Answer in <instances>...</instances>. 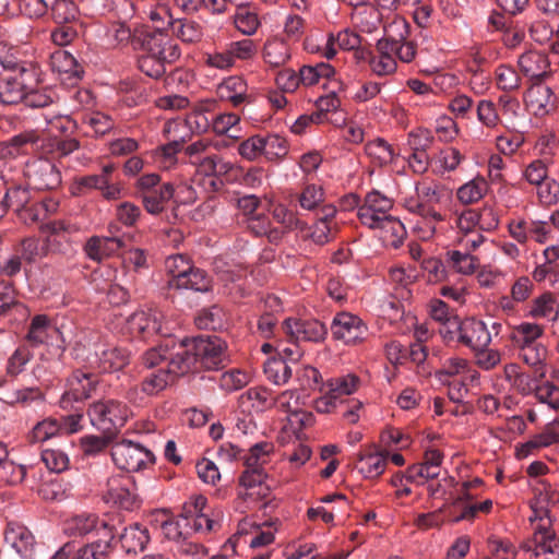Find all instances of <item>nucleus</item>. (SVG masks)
<instances>
[{"instance_id": "obj_51", "label": "nucleus", "mask_w": 559, "mask_h": 559, "mask_svg": "<svg viewBox=\"0 0 559 559\" xmlns=\"http://www.w3.org/2000/svg\"><path fill=\"white\" fill-rule=\"evenodd\" d=\"M488 183L481 177H476L457 189V199L464 204L479 201L487 192Z\"/></svg>"}, {"instance_id": "obj_28", "label": "nucleus", "mask_w": 559, "mask_h": 559, "mask_svg": "<svg viewBox=\"0 0 559 559\" xmlns=\"http://www.w3.org/2000/svg\"><path fill=\"white\" fill-rule=\"evenodd\" d=\"M0 400L12 406H27L35 401H43L44 394L38 386L16 388L8 384L0 386Z\"/></svg>"}, {"instance_id": "obj_64", "label": "nucleus", "mask_w": 559, "mask_h": 559, "mask_svg": "<svg viewBox=\"0 0 559 559\" xmlns=\"http://www.w3.org/2000/svg\"><path fill=\"white\" fill-rule=\"evenodd\" d=\"M107 38L109 44L115 48H122L129 45L133 37V33L129 25L124 22H114L107 29Z\"/></svg>"}, {"instance_id": "obj_12", "label": "nucleus", "mask_w": 559, "mask_h": 559, "mask_svg": "<svg viewBox=\"0 0 559 559\" xmlns=\"http://www.w3.org/2000/svg\"><path fill=\"white\" fill-rule=\"evenodd\" d=\"M24 175L29 188L35 190H50L61 183L60 171L47 158H37L26 164Z\"/></svg>"}, {"instance_id": "obj_35", "label": "nucleus", "mask_w": 559, "mask_h": 559, "mask_svg": "<svg viewBox=\"0 0 559 559\" xmlns=\"http://www.w3.org/2000/svg\"><path fill=\"white\" fill-rule=\"evenodd\" d=\"M174 193L175 189L171 183H162L157 189L142 194L144 209L153 215L162 213L174 197Z\"/></svg>"}, {"instance_id": "obj_61", "label": "nucleus", "mask_w": 559, "mask_h": 559, "mask_svg": "<svg viewBox=\"0 0 559 559\" xmlns=\"http://www.w3.org/2000/svg\"><path fill=\"white\" fill-rule=\"evenodd\" d=\"M554 103L555 97L551 88L542 82L532 84L524 94L525 105H549Z\"/></svg>"}, {"instance_id": "obj_40", "label": "nucleus", "mask_w": 559, "mask_h": 559, "mask_svg": "<svg viewBox=\"0 0 559 559\" xmlns=\"http://www.w3.org/2000/svg\"><path fill=\"white\" fill-rule=\"evenodd\" d=\"M55 334H58V330L51 324L48 317L37 314L32 319L26 337L32 345L38 346L47 344Z\"/></svg>"}, {"instance_id": "obj_62", "label": "nucleus", "mask_w": 559, "mask_h": 559, "mask_svg": "<svg viewBox=\"0 0 559 559\" xmlns=\"http://www.w3.org/2000/svg\"><path fill=\"white\" fill-rule=\"evenodd\" d=\"M263 146L264 157L271 162L282 159L288 153L287 141L277 134L263 136Z\"/></svg>"}, {"instance_id": "obj_45", "label": "nucleus", "mask_w": 559, "mask_h": 559, "mask_svg": "<svg viewBox=\"0 0 559 559\" xmlns=\"http://www.w3.org/2000/svg\"><path fill=\"white\" fill-rule=\"evenodd\" d=\"M174 380L164 367L152 371L143 378L140 384V391L145 396H155L164 391Z\"/></svg>"}, {"instance_id": "obj_22", "label": "nucleus", "mask_w": 559, "mask_h": 559, "mask_svg": "<svg viewBox=\"0 0 559 559\" xmlns=\"http://www.w3.org/2000/svg\"><path fill=\"white\" fill-rule=\"evenodd\" d=\"M49 64L53 72L63 76L62 80L76 82L84 73L76 59L63 49H57L50 55Z\"/></svg>"}, {"instance_id": "obj_9", "label": "nucleus", "mask_w": 559, "mask_h": 559, "mask_svg": "<svg viewBox=\"0 0 559 559\" xmlns=\"http://www.w3.org/2000/svg\"><path fill=\"white\" fill-rule=\"evenodd\" d=\"M192 349L197 366L207 370H216L227 361V344L218 336H200L193 340Z\"/></svg>"}, {"instance_id": "obj_4", "label": "nucleus", "mask_w": 559, "mask_h": 559, "mask_svg": "<svg viewBox=\"0 0 559 559\" xmlns=\"http://www.w3.org/2000/svg\"><path fill=\"white\" fill-rule=\"evenodd\" d=\"M129 406L116 399H103L92 403L87 409L91 425L102 433L115 436L131 417Z\"/></svg>"}, {"instance_id": "obj_57", "label": "nucleus", "mask_w": 559, "mask_h": 559, "mask_svg": "<svg viewBox=\"0 0 559 559\" xmlns=\"http://www.w3.org/2000/svg\"><path fill=\"white\" fill-rule=\"evenodd\" d=\"M324 189L316 183H307L298 197V202L304 210L313 211L324 202Z\"/></svg>"}, {"instance_id": "obj_1", "label": "nucleus", "mask_w": 559, "mask_h": 559, "mask_svg": "<svg viewBox=\"0 0 559 559\" xmlns=\"http://www.w3.org/2000/svg\"><path fill=\"white\" fill-rule=\"evenodd\" d=\"M533 493L528 521L534 538L523 543L521 549L531 552L530 559H559V538L552 530L550 518V506L559 504V491L549 483L537 480Z\"/></svg>"}, {"instance_id": "obj_21", "label": "nucleus", "mask_w": 559, "mask_h": 559, "mask_svg": "<svg viewBox=\"0 0 559 559\" xmlns=\"http://www.w3.org/2000/svg\"><path fill=\"white\" fill-rule=\"evenodd\" d=\"M221 102H230L234 105L251 104L255 99L248 93V85L241 76L233 75L225 79L216 88Z\"/></svg>"}, {"instance_id": "obj_53", "label": "nucleus", "mask_w": 559, "mask_h": 559, "mask_svg": "<svg viewBox=\"0 0 559 559\" xmlns=\"http://www.w3.org/2000/svg\"><path fill=\"white\" fill-rule=\"evenodd\" d=\"M365 151L380 166L392 163L395 157L393 147L380 138L369 141L365 146Z\"/></svg>"}, {"instance_id": "obj_15", "label": "nucleus", "mask_w": 559, "mask_h": 559, "mask_svg": "<svg viewBox=\"0 0 559 559\" xmlns=\"http://www.w3.org/2000/svg\"><path fill=\"white\" fill-rule=\"evenodd\" d=\"M456 340L472 352L484 349L491 343V334L485 322L474 318L456 323Z\"/></svg>"}, {"instance_id": "obj_56", "label": "nucleus", "mask_w": 559, "mask_h": 559, "mask_svg": "<svg viewBox=\"0 0 559 559\" xmlns=\"http://www.w3.org/2000/svg\"><path fill=\"white\" fill-rule=\"evenodd\" d=\"M235 26L245 35H252L260 26V20L254 11H251L245 4L238 7L234 16Z\"/></svg>"}, {"instance_id": "obj_55", "label": "nucleus", "mask_w": 559, "mask_h": 559, "mask_svg": "<svg viewBox=\"0 0 559 559\" xmlns=\"http://www.w3.org/2000/svg\"><path fill=\"white\" fill-rule=\"evenodd\" d=\"M463 156L459 150L454 147H447L441 150L432 159L433 170L438 174L454 170L462 162Z\"/></svg>"}, {"instance_id": "obj_5", "label": "nucleus", "mask_w": 559, "mask_h": 559, "mask_svg": "<svg viewBox=\"0 0 559 559\" xmlns=\"http://www.w3.org/2000/svg\"><path fill=\"white\" fill-rule=\"evenodd\" d=\"M126 330L131 336L142 340H148L155 335L170 336L173 332L163 312L154 308L133 312L127 319Z\"/></svg>"}, {"instance_id": "obj_42", "label": "nucleus", "mask_w": 559, "mask_h": 559, "mask_svg": "<svg viewBox=\"0 0 559 559\" xmlns=\"http://www.w3.org/2000/svg\"><path fill=\"white\" fill-rule=\"evenodd\" d=\"M192 263L183 254H174L166 259L165 269L167 274L170 276L168 286L170 288H177L178 285H185L186 274L191 271Z\"/></svg>"}, {"instance_id": "obj_44", "label": "nucleus", "mask_w": 559, "mask_h": 559, "mask_svg": "<svg viewBox=\"0 0 559 559\" xmlns=\"http://www.w3.org/2000/svg\"><path fill=\"white\" fill-rule=\"evenodd\" d=\"M48 12L56 24H73L80 17L79 7L72 0H53Z\"/></svg>"}, {"instance_id": "obj_54", "label": "nucleus", "mask_w": 559, "mask_h": 559, "mask_svg": "<svg viewBox=\"0 0 559 559\" xmlns=\"http://www.w3.org/2000/svg\"><path fill=\"white\" fill-rule=\"evenodd\" d=\"M264 373L272 383L284 385L292 378L293 370L284 359L273 358L264 364Z\"/></svg>"}, {"instance_id": "obj_30", "label": "nucleus", "mask_w": 559, "mask_h": 559, "mask_svg": "<svg viewBox=\"0 0 559 559\" xmlns=\"http://www.w3.org/2000/svg\"><path fill=\"white\" fill-rule=\"evenodd\" d=\"M388 39L381 38L377 41V56H372L369 60L370 68L377 75H389L396 70V60L393 56V49Z\"/></svg>"}, {"instance_id": "obj_33", "label": "nucleus", "mask_w": 559, "mask_h": 559, "mask_svg": "<svg viewBox=\"0 0 559 559\" xmlns=\"http://www.w3.org/2000/svg\"><path fill=\"white\" fill-rule=\"evenodd\" d=\"M300 397L296 390H286L274 397V405L284 413L296 417L301 426H307L312 419L310 413L300 411Z\"/></svg>"}, {"instance_id": "obj_19", "label": "nucleus", "mask_w": 559, "mask_h": 559, "mask_svg": "<svg viewBox=\"0 0 559 559\" xmlns=\"http://www.w3.org/2000/svg\"><path fill=\"white\" fill-rule=\"evenodd\" d=\"M164 368L166 371H169V376L173 380L191 370H197L198 366L194 350L183 343L177 344L175 341L169 340L168 359Z\"/></svg>"}, {"instance_id": "obj_41", "label": "nucleus", "mask_w": 559, "mask_h": 559, "mask_svg": "<svg viewBox=\"0 0 559 559\" xmlns=\"http://www.w3.org/2000/svg\"><path fill=\"white\" fill-rule=\"evenodd\" d=\"M323 216L319 218L312 226L310 238L318 245H324L329 242L333 234V218L336 214V209L333 205H324L322 207Z\"/></svg>"}, {"instance_id": "obj_3", "label": "nucleus", "mask_w": 559, "mask_h": 559, "mask_svg": "<svg viewBox=\"0 0 559 559\" xmlns=\"http://www.w3.org/2000/svg\"><path fill=\"white\" fill-rule=\"evenodd\" d=\"M39 84V69L32 62H24L17 69L0 74V103L17 105L28 99Z\"/></svg>"}, {"instance_id": "obj_24", "label": "nucleus", "mask_w": 559, "mask_h": 559, "mask_svg": "<svg viewBox=\"0 0 559 559\" xmlns=\"http://www.w3.org/2000/svg\"><path fill=\"white\" fill-rule=\"evenodd\" d=\"M436 377L445 382V378H455L461 377L464 379H469L471 382L478 381L479 373L477 370L473 369L471 362L462 357L452 356L445 358L439 370L436 371Z\"/></svg>"}, {"instance_id": "obj_58", "label": "nucleus", "mask_w": 559, "mask_h": 559, "mask_svg": "<svg viewBox=\"0 0 559 559\" xmlns=\"http://www.w3.org/2000/svg\"><path fill=\"white\" fill-rule=\"evenodd\" d=\"M556 298L551 293H545L534 299L530 310V316L533 318H551L552 321L557 320L559 311L556 309Z\"/></svg>"}, {"instance_id": "obj_6", "label": "nucleus", "mask_w": 559, "mask_h": 559, "mask_svg": "<svg viewBox=\"0 0 559 559\" xmlns=\"http://www.w3.org/2000/svg\"><path fill=\"white\" fill-rule=\"evenodd\" d=\"M108 503L132 511L140 508L141 499L134 479L128 475H114L107 479L103 495Z\"/></svg>"}, {"instance_id": "obj_2", "label": "nucleus", "mask_w": 559, "mask_h": 559, "mask_svg": "<svg viewBox=\"0 0 559 559\" xmlns=\"http://www.w3.org/2000/svg\"><path fill=\"white\" fill-rule=\"evenodd\" d=\"M278 526L280 522L277 520L260 524L247 519L242 520L227 544L234 552H237L238 548L243 549L247 547V559H270L273 554L270 547L275 542Z\"/></svg>"}, {"instance_id": "obj_20", "label": "nucleus", "mask_w": 559, "mask_h": 559, "mask_svg": "<svg viewBox=\"0 0 559 559\" xmlns=\"http://www.w3.org/2000/svg\"><path fill=\"white\" fill-rule=\"evenodd\" d=\"M129 358L124 349L102 345L90 358V365L99 372H116L129 364Z\"/></svg>"}, {"instance_id": "obj_52", "label": "nucleus", "mask_w": 559, "mask_h": 559, "mask_svg": "<svg viewBox=\"0 0 559 559\" xmlns=\"http://www.w3.org/2000/svg\"><path fill=\"white\" fill-rule=\"evenodd\" d=\"M274 453V444L272 442H259L253 444L248 454L245 456L246 467L263 468L271 461Z\"/></svg>"}, {"instance_id": "obj_50", "label": "nucleus", "mask_w": 559, "mask_h": 559, "mask_svg": "<svg viewBox=\"0 0 559 559\" xmlns=\"http://www.w3.org/2000/svg\"><path fill=\"white\" fill-rule=\"evenodd\" d=\"M359 383L360 380L356 374L348 373L330 379L324 384V388L329 389L340 401H342L343 397L355 393Z\"/></svg>"}, {"instance_id": "obj_36", "label": "nucleus", "mask_w": 559, "mask_h": 559, "mask_svg": "<svg viewBox=\"0 0 559 559\" xmlns=\"http://www.w3.org/2000/svg\"><path fill=\"white\" fill-rule=\"evenodd\" d=\"M155 521L160 523L164 536L169 540L178 542L185 538L188 532L183 531V526L188 525V515L171 518L166 510L154 513Z\"/></svg>"}, {"instance_id": "obj_26", "label": "nucleus", "mask_w": 559, "mask_h": 559, "mask_svg": "<svg viewBox=\"0 0 559 559\" xmlns=\"http://www.w3.org/2000/svg\"><path fill=\"white\" fill-rule=\"evenodd\" d=\"M95 514H81L72 518L66 524V532L72 536H85L93 531H104V537L114 538L112 528L107 523L100 522Z\"/></svg>"}, {"instance_id": "obj_49", "label": "nucleus", "mask_w": 559, "mask_h": 559, "mask_svg": "<svg viewBox=\"0 0 559 559\" xmlns=\"http://www.w3.org/2000/svg\"><path fill=\"white\" fill-rule=\"evenodd\" d=\"M171 27L174 34L187 44L199 43L203 37L201 25L194 21L177 19L174 20Z\"/></svg>"}, {"instance_id": "obj_8", "label": "nucleus", "mask_w": 559, "mask_h": 559, "mask_svg": "<svg viewBox=\"0 0 559 559\" xmlns=\"http://www.w3.org/2000/svg\"><path fill=\"white\" fill-rule=\"evenodd\" d=\"M115 465L127 472H138L154 463L153 453L139 443L123 440L111 448Z\"/></svg>"}, {"instance_id": "obj_18", "label": "nucleus", "mask_w": 559, "mask_h": 559, "mask_svg": "<svg viewBox=\"0 0 559 559\" xmlns=\"http://www.w3.org/2000/svg\"><path fill=\"white\" fill-rule=\"evenodd\" d=\"M285 334L293 342H319L326 334L325 326L318 320H297L288 318L283 323Z\"/></svg>"}, {"instance_id": "obj_23", "label": "nucleus", "mask_w": 559, "mask_h": 559, "mask_svg": "<svg viewBox=\"0 0 559 559\" xmlns=\"http://www.w3.org/2000/svg\"><path fill=\"white\" fill-rule=\"evenodd\" d=\"M266 474L263 468L246 467L239 478L241 490L239 495L245 499H259L266 495L267 486L264 485Z\"/></svg>"}, {"instance_id": "obj_37", "label": "nucleus", "mask_w": 559, "mask_h": 559, "mask_svg": "<svg viewBox=\"0 0 559 559\" xmlns=\"http://www.w3.org/2000/svg\"><path fill=\"white\" fill-rule=\"evenodd\" d=\"M544 335V328L533 322H522L513 326L510 340L519 349L539 344L537 342Z\"/></svg>"}, {"instance_id": "obj_17", "label": "nucleus", "mask_w": 559, "mask_h": 559, "mask_svg": "<svg viewBox=\"0 0 559 559\" xmlns=\"http://www.w3.org/2000/svg\"><path fill=\"white\" fill-rule=\"evenodd\" d=\"M144 53L156 57L171 64L180 58L178 45L165 32H152L144 35L142 40Z\"/></svg>"}, {"instance_id": "obj_46", "label": "nucleus", "mask_w": 559, "mask_h": 559, "mask_svg": "<svg viewBox=\"0 0 559 559\" xmlns=\"http://www.w3.org/2000/svg\"><path fill=\"white\" fill-rule=\"evenodd\" d=\"M386 467V456L382 452L361 454L357 461V469L365 478L379 477Z\"/></svg>"}, {"instance_id": "obj_13", "label": "nucleus", "mask_w": 559, "mask_h": 559, "mask_svg": "<svg viewBox=\"0 0 559 559\" xmlns=\"http://www.w3.org/2000/svg\"><path fill=\"white\" fill-rule=\"evenodd\" d=\"M393 201L379 191L369 192L364 204L358 207L357 216L364 226L376 228L380 222L389 217Z\"/></svg>"}, {"instance_id": "obj_43", "label": "nucleus", "mask_w": 559, "mask_h": 559, "mask_svg": "<svg viewBox=\"0 0 559 559\" xmlns=\"http://www.w3.org/2000/svg\"><path fill=\"white\" fill-rule=\"evenodd\" d=\"M115 169V164H107L103 166L102 173L98 175H86L78 178L73 187V193L81 195L85 194L90 190L100 191L103 186L106 183V180L111 176Z\"/></svg>"}, {"instance_id": "obj_47", "label": "nucleus", "mask_w": 559, "mask_h": 559, "mask_svg": "<svg viewBox=\"0 0 559 559\" xmlns=\"http://www.w3.org/2000/svg\"><path fill=\"white\" fill-rule=\"evenodd\" d=\"M25 61L20 59V50L13 46L8 34L0 27V72L17 69Z\"/></svg>"}, {"instance_id": "obj_34", "label": "nucleus", "mask_w": 559, "mask_h": 559, "mask_svg": "<svg viewBox=\"0 0 559 559\" xmlns=\"http://www.w3.org/2000/svg\"><path fill=\"white\" fill-rule=\"evenodd\" d=\"M518 350L520 358L533 369L536 378L543 379L546 377L548 350L543 344L519 348Z\"/></svg>"}, {"instance_id": "obj_10", "label": "nucleus", "mask_w": 559, "mask_h": 559, "mask_svg": "<svg viewBox=\"0 0 559 559\" xmlns=\"http://www.w3.org/2000/svg\"><path fill=\"white\" fill-rule=\"evenodd\" d=\"M404 207L416 216L412 222V231L421 240H429L436 234V226L443 221V216L432 206L423 203L418 199L405 198Z\"/></svg>"}, {"instance_id": "obj_29", "label": "nucleus", "mask_w": 559, "mask_h": 559, "mask_svg": "<svg viewBox=\"0 0 559 559\" xmlns=\"http://www.w3.org/2000/svg\"><path fill=\"white\" fill-rule=\"evenodd\" d=\"M238 403L242 412H263L274 405V396L269 389L254 386L243 392Z\"/></svg>"}, {"instance_id": "obj_11", "label": "nucleus", "mask_w": 559, "mask_h": 559, "mask_svg": "<svg viewBox=\"0 0 559 559\" xmlns=\"http://www.w3.org/2000/svg\"><path fill=\"white\" fill-rule=\"evenodd\" d=\"M331 332L335 340L346 345L361 344L368 334L367 324L356 314L350 312H338L333 318Z\"/></svg>"}, {"instance_id": "obj_16", "label": "nucleus", "mask_w": 559, "mask_h": 559, "mask_svg": "<svg viewBox=\"0 0 559 559\" xmlns=\"http://www.w3.org/2000/svg\"><path fill=\"white\" fill-rule=\"evenodd\" d=\"M98 380L92 373L82 370H75L68 379V391L60 399V407L69 409L72 402H82L93 394L96 390Z\"/></svg>"}, {"instance_id": "obj_27", "label": "nucleus", "mask_w": 559, "mask_h": 559, "mask_svg": "<svg viewBox=\"0 0 559 559\" xmlns=\"http://www.w3.org/2000/svg\"><path fill=\"white\" fill-rule=\"evenodd\" d=\"M521 72L530 79H542L550 66L547 53L540 50H527L518 60Z\"/></svg>"}, {"instance_id": "obj_39", "label": "nucleus", "mask_w": 559, "mask_h": 559, "mask_svg": "<svg viewBox=\"0 0 559 559\" xmlns=\"http://www.w3.org/2000/svg\"><path fill=\"white\" fill-rule=\"evenodd\" d=\"M445 260L453 271L465 276L476 273L480 265V259L476 254L452 249L447 251Z\"/></svg>"}, {"instance_id": "obj_31", "label": "nucleus", "mask_w": 559, "mask_h": 559, "mask_svg": "<svg viewBox=\"0 0 559 559\" xmlns=\"http://www.w3.org/2000/svg\"><path fill=\"white\" fill-rule=\"evenodd\" d=\"M290 56V47L283 38L274 36L267 38L264 43L262 57L270 67L280 68L285 66Z\"/></svg>"}, {"instance_id": "obj_7", "label": "nucleus", "mask_w": 559, "mask_h": 559, "mask_svg": "<svg viewBox=\"0 0 559 559\" xmlns=\"http://www.w3.org/2000/svg\"><path fill=\"white\" fill-rule=\"evenodd\" d=\"M55 144L51 141L43 140V136L35 130H28L14 135L9 141L0 143V158L14 159L20 155L29 152L49 154Z\"/></svg>"}, {"instance_id": "obj_60", "label": "nucleus", "mask_w": 559, "mask_h": 559, "mask_svg": "<svg viewBox=\"0 0 559 559\" xmlns=\"http://www.w3.org/2000/svg\"><path fill=\"white\" fill-rule=\"evenodd\" d=\"M338 107H333V110L330 109V107L326 108H320L319 110L310 114V115H301L290 127V130L295 134H301L306 128L310 124H319L323 123L324 121L330 120L329 114H337Z\"/></svg>"}, {"instance_id": "obj_59", "label": "nucleus", "mask_w": 559, "mask_h": 559, "mask_svg": "<svg viewBox=\"0 0 559 559\" xmlns=\"http://www.w3.org/2000/svg\"><path fill=\"white\" fill-rule=\"evenodd\" d=\"M249 382V373L237 368L223 372L218 381L219 388L228 393L245 388Z\"/></svg>"}, {"instance_id": "obj_25", "label": "nucleus", "mask_w": 559, "mask_h": 559, "mask_svg": "<svg viewBox=\"0 0 559 559\" xmlns=\"http://www.w3.org/2000/svg\"><path fill=\"white\" fill-rule=\"evenodd\" d=\"M122 246L123 241L119 237L93 236L85 243L84 251L88 259L100 262L118 252Z\"/></svg>"}, {"instance_id": "obj_38", "label": "nucleus", "mask_w": 559, "mask_h": 559, "mask_svg": "<svg viewBox=\"0 0 559 559\" xmlns=\"http://www.w3.org/2000/svg\"><path fill=\"white\" fill-rule=\"evenodd\" d=\"M121 547L127 552L143 550L150 540L148 531L138 523L123 528L119 536Z\"/></svg>"}, {"instance_id": "obj_48", "label": "nucleus", "mask_w": 559, "mask_h": 559, "mask_svg": "<svg viewBox=\"0 0 559 559\" xmlns=\"http://www.w3.org/2000/svg\"><path fill=\"white\" fill-rule=\"evenodd\" d=\"M62 433V424L55 418H46L37 423L27 433L29 443H41Z\"/></svg>"}, {"instance_id": "obj_32", "label": "nucleus", "mask_w": 559, "mask_h": 559, "mask_svg": "<svg viewBox=\"0 0 559 559\" xmlns=\"http://www.w3.org/2000/svg\"><path fill=\"white\" fill-rule=\"evenodd\" d=\"M374 229H378L379 238L385 247L399 248L406 237L405 226L392 215L380 222Z\"/></svg>"}, {"instance_id": "obj_14", "label": "nucleus", "mask_w": 559, "mask_h": 559, "mask_svg": "<svg viewBox=\"0 0 559 559\" xmlns=\"http://www.w3.org/2000/svg\"><path fill=\"white\" fill-rule=\"evenodd\" d=\"M508 230L510 236L521 245H525L530 240L545 243L552 233L549 222L524 218L511 221Z\"/></svg>"}, {"instance_id": "obj_63", "label": "nucleus", "mask_w": 559, "mask_h": 559, "mask_svg": "<svg viewBox=\"0 0 559 559\" xmlns=\"http://www.w3.org/2000/svg\"><path fill=\"white\" fill-rule=\"evenodd\" d=\"M486 242L487 238L481 233L456 234L453 240L454 248L452 250L475 254Z\"/></svg>"}]
</instances>
